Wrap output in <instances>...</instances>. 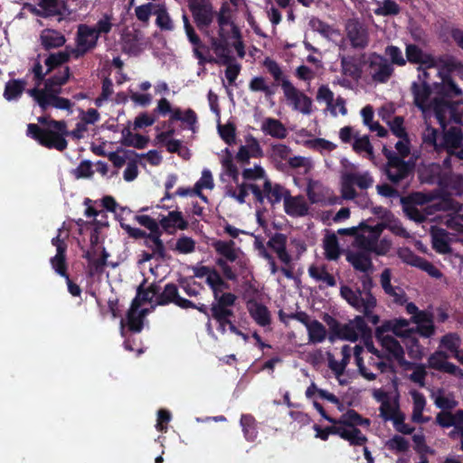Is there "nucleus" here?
<instances>
[{
	"instance_id": "1",
	"label": "nucleus",
	"mask_w": 463,
	"mask_h": 463,
	"mask_svg": "<svg viewBox=\"0 0 463 463\" xmlns=\"http://www.w3.org/2000/svg\"><path fill=\"white\" fill-rule=\"evenodd\" d=\"M37 121L43 128L34 123L28 124L26 135L29 137L48 149H56L61 152L67 148L66 137L69 135V130L65 120H56L52 118L51 115L46 114L40 116Z\"/></svg>"
},
{
	"instance_id": "2",
	"label": "nucleus",
	"mask_w": 463,
	"mask_h": 463,
	"mask_svg": "<svg viewBox=\"0 0 463 463\" xmlns=\"http://www.w3.org/2000/svg\"><path fill=\"white\" fill-rule=\"evenodd\" d=\"M431 106L441 128H447L450 122L463 126V100L450 101L444 98H435Z\"/></svg>"
},
{
	"instance_id": "3",
	"label": "nucleus",
	"mask_w": 463,
	"mask_h": 463,
	"mask_svg": "<svg viewBox=\"0 0 463 463\" xmlns=\"http://www.w3.org/2000/svg\"><path fill=\"white\" fill-rule=\"evenodd\" d=\"M384 156L387 163L383 171L392 184L399 185L413 175L415 164L411 160L405 161L392 151H385Z\"/></svg>"
},
{
	"instance_id": "4",
	"label": "nucleus",
	"mask_w": 463,
	"mask_h": 463,
	"mask_svg": "<svg viewBox=\"0 0 463 463\" xmlns=\"http://www.w3.org/2000/svg\"><path fill=\"white\" fill-rule=\"evenodd\" d=\"M99 37L94 33L91 25L80 24L77 26L75 34V47L71 49V54L75 60H79L90 52L99 43Z\"/></svg>"
},
{
	"instance_id": "5",
	"label": "nucleus",
	"mask_w": 463,
	"mask_h": 463,
	"mask_svg": "<svg viewBox=\"0 0 463 463\" xmlns=\"http://www.w3.org/2000/svg\"><path fill=\"white\" fill-rule=\"evenodd\" d=\"M205 283L213 292V301L211 306L233 307L235 305L237 296L232 292H223L230 288V285L219 271L213 272L212 278H206Z\"/></svg>"
},
{
	"instance_id": "6",
	"label": "nucleus",
	"mask_w": 463,
	"mask_h": 463,
	"mask_svg": "<svg viewBox=\"0 0 463 463\" xmlns=\"http://www.w3.org/2000/svg\"><path fill=\"white\" fill-rule=\"evenodd\" d=\"M340 295L351 307L358 312L363 313L364 317L373 326L379 323V316L373 313L377 301H374L372 306L367 303H363L361 291L359 289H353L346 285L340 288Z\"/></svg>"
},
{
	"instance_id": "7",
	"label": "nucleus",
	"mask_w": 463,
	"mask_h": 463,
	"mask_svg": "<svg viewBox=\"0 0 463 463\" xmlns=\"http://www.w3.org/2000/svg\"><path fill=\"white\" fill-rule=\"evenodd\" d=\"M359 228L364 232V234L358 235L357 237L358 244L361 248L378 255H383L386 253L388 246L384 247L383 245H381V247H379L378 245L379 238L384 229V225L383 223L369 226L362 222ZM381 244H383V242Z\"/></svg>"
},
{
	"instance_id": "8",
	"label": "nucleus",
	"mask_w": 463,
	"mask_h": 463,
	"mask_svg": "<svg viewBox=\"0 0 463 463\" xmlns=\"http://www.w3.org/2000/svg\"><path fill=\"white\" fill-rule=\"evenodd\" d=\"M188 7L199 31L209 35V27L215 14L213 5L207 0H188Z\"/></svg>"
},
{
	"instance_id": "9",
	"label": "nucleus",
	"mask_w": 463,
	"mask_h": 463,
	"mask_svg": "<svg viewBox=\"0 0 463 463\" xmlns=\"http://www.w3.org/2000/svg\"><path fill=\"white\" fill-rule=\"evenodd\" d=\"M364 63L368 65L373 80L378 83L387 82L394 71L388 60L377 52L370 53Z\"/></svg>"
},
{
	"instance_id": "10",
	"label": "nucleus",
	"mask_w": 463,
	"mask_h": 463,
	"mask_svg": "<svg viewBox=\"0 0 463 463\" xmlns=\"http://www.w3.org/2000/svg\"><path fill=\"white\" fill-rule=\"evenodd\" d=\"M281 88L285 98L290 102L295 110L305 115H309L312 112V99L298 90L288 80H282Z\"/></svg>"
},
{
	"instance_id": "11",
	"label": "nucleus",
	"mask_w": 463,
	"mask_h": 463,
	"mask_svg": "<svg viewBox=\"0 0 463 463\" xmlns=\"http://www.w3.org/2000/svg\"><path fill=\"white\" fill-rule=\"evenodd\" d=\"M346 37L354 49L364 50L369 44L367 27L358 19H348L345 24Z\"/></svg>"
},
{
	"instance_id": "12",
	"label": "nucleus",
	"mask_w": 463,
	"mask_h": 463,
	"mask_svg": "<svg viewBox=\"0 0 463 463\" xmlns=\"http://www.w3.org/2000/svg\"><path fill=\"white\" fill-rule=\"evenodd\" d=\"M156 302L158 306H166L173 303L183 309L194 307V302L180 297L178 286L175 283H167L156 298Z\"/></svg>"
},
{
	"instance_id": "13",
	"label": "nucleus",
	"mask_w": 463,
	"mask_h": 463,
	"mask_svg": "<svg viewBox=\"0 0 463 463\" xmlns=\"http://www.w3.org/2000/svg\"><path fill=\"white\" fill-rule=\"evenodd\" d=\"M440 135L438 154L443 152L449 154H456V150L461 147L463 141V134L460 128L451 127L449 130L442 128Z\"/></svg>"
},
{
	"instance_id": "14",
	"label": "nucleus",
	"mask_w": 463,
	"mask_h": 463,
	"mask_svg": "<svg viewBox=\"0 0 463 463\" xmlns=\"http://www.w3.org/2000/svg\"><path fill=\"white\" fill-rule=\"evenodd\" d=\"M325 321L329 326V340L331 342H334L336 338L351 342L357 341L358 334L357 332H354L353 325H351L350 322L347 324H341L330 316H327Z\"/></svg>"
},
{
	"instance_id": "15",
	"label": "nucleus",
	"mask_w": 463,
	"mask_h": 463,
	"mask_svg": "<svg viewBox=\"0 0 463 463\" xmlns=\"http://www.w3.org/2000/svg\"><path fill=\"white\" fill-rule=\"evenodd\" d=\"M376 337L381 342L383 353L390 355L392 361L396 360L400 365L410 364L404 358V350L400 342L392 335H381L380 329L376 331Z\"/></svg>"
},
{
	"instance_id": "16",
	"label": "nucleus",
	"mask_w": 463,
	"mask_h": 463,
	"mask_svg": "<svg viewBox=\"0 0 463 463\" xmlns=\"http://www.w3.org/2000/svg\"><path fill=\"white\" fill-rule=\"evenodd\" d=\"M207 36L210 38V43L215 54L224 57L226 60L224 62H228L231 60L228 40L232 37V31H227L226 26H219L218 37L210 34Z\"/></svg>"
},
{
	"instance_id": "17",
	"label": "nucleus",
	"mask_w": 463,
	"mask_h": 463,
	"mask_svg": "<svg viewBox=\"0 0 463 463\" xmlns=\"http://www.w3.org/2000/svg\"><path fill=\"white\" fill-rule=\"evenodd\" d=\"M183 22L185 34L188 38V41L193 45V51L195 58H197L200 61V62L206 61V58L203 54V52H208V47L204 43H203L199 35L195 33V30L190 24V21L185 14H183Z\"/></svg>"
},
{
	"instance_id": "18",
	"label": "nucleus",
	"mask_w": 463,
	"mask_h": 463,
	"mask_svg": "<svg viewBox=\"0 0 463 463\" xmlns=\"http://www.w3.org/2000/svg\"><path fill=\"white\" fill-rule=\"evenodd\" d=\"M28 93L34 99L42 110L45 111L48 104L47 99H50L51 96H59L61 93V86H56L52 81H44V89L33 88L29 90Z\"/></svg>"
},
{
	"instance_id": "19",
	"label": "nucleus",
	"mask_w": 463,
	"mask_h": 463,
	"mask_svg": "<svg viewBox=\"0 0 463 463\" xmlns=\"http://www.w3.org/2000/svg\"><path fill=\"white\" fill-rule=\"evenodd\" d=\"M246 307L250 317L260 326H269L271 323L270 312L268 307L251 298L246 302Z\"/></svg>"
},
{
	"instance_id": "20",
	"label": "nucleus",
	"mask_w": 463,
	"mask_h": 463,
	"mask_svg": "<svg viewBox=\"0 0 463 463\" xmlns=\"http://www.w3.org/2000/svg\"><path fill=\"white\" fill-rule=\"evenodd\" d=\"M233 307L211 306V317L218 324V331L222 334L226 333V327L231 326L232 318L235 317Z\"/></svg>"
},
{
	"instance_id": "21",
	"label": "nucleus",
	"mask_w": 463,
	"mask_h": 463,
	"mask_svg": "<svg viewBox=\"0 0 463 463\" xmlns=\"http://www.w3.org/2000/svg\"><path fill=\"white\" fill-rule=\"evenodd\" d=\"M285 213L292 217H303L308 213V205L302 196H292L287 192L284 201Z\"/></svg>"
},
{
	"instance_id": "22",
	"label": "nucleus",
	"mask_w": 463,
	"mask_h": 463,
	"mask_svg": "<svg viewBox=\"0 0 463 463\" xmlns=\"http://www.w3.org/2000/svg\"><path fill=\"white\" fill-rule=\"evenodd\" d=\"M288 237L280 232L273 234L267 246L270 248L278 256V258L286 265L290 264L292 258L287 250Z\"/></svg>"
},
{
	"instance_id": "23",
	"label": "nucleus",
	"mask_w": 463,
	"mask_h": 463,
	"mask_svg": "<svg viewBox=\"0 0 463 463\" xmlns=\"http://www.w3.org/2000/svg\"><path fill=\"white\" fill-rule=\"evenodd\" d=\"M411 93L413 95L414 105L425 111L428 107L430 97L432 93L430 85L428 82L420 83L413 81L411 87Z\"/></svg>"
},
{
	"instance_id": "24",
	"label": "nucleus",
	"mask_w": 463,
	"mask_h": 463,
	"mask_svg": "<svg viewBox=\"0 0 463 463\" xmlns=\"http://www.w3.org/2000/svg\"><path fill=\"white\" fill-rule=\"evenodd\" d=\"M40 41L43 49L50 51L63 46L66 43V38L57 30L44 29L41 32Z\"/></svg>"
},
{
	"instance_id": "25",
	"label": "nucleus",
	"mask_w": 463,
	"mask_h": 463,
	"mask_svg": "<svg viewBox=\"0 0 463 463\" xmlns=\"http://www.w3.org/2000/svg\"><path fill=\"white\" fill-rule=\"evenodd\" d=\"M263 187L266 194V199L272 206L279 203L282 199L283 201H285L287 192H289L280 184H273L269 178L265 179L263 183Z\"/></svg>"
},
{
	"instance_id": "26",
	"label": "nucleus",
	"mask_w": 463,
	"mask_h": 463,
	"mask_svg": "<svg viewBox=\"0 0 463 463\" xmlns=\"http://www.w3.org/2000/svg\"><path fill=\"white\" fill-rule=\"evenodd\" d=\"M335 424L343 425L349 428H357L358 426L369 427L371 420L367 418H364L355 410L349 409L347 411L336 419Z\"/></svg>"
},
{
	"instance_id": "27",
	"label": "nucleus",
	"mask_w": 463,
	"mask_h": 463,
	"mask_svg": "<svg viewBox=\"0 0 463 463\" xmlns=\"http://www.w3.org/2000/svg\"><path fill=\"white\" fill-rule=\"evenodd\" d=\"M261 130L270 137L284 139L288 136V130L281 121L273 118H267L261 125Z\"/></svg>"
},
{
	"instance_id": "28",
	"label": "nucleus",
	"mask_w": 463,
	"mask_h": 463,
	"mask_svg": "<svg viewBox=\"0 0 463 463\" xmlns=\"http://www.w3.org/2000/svg\"><path fill=\"white\" fill-rule=\"evenodd\" d=\"M448 232L442 228L432 231V248L436 252L440 254H448L451 252V247L447 240Z\"/></svg>"
},
{
	"instance_id": "29",
	"label": "nucleus",
	"mask_w": 463,
	"mask_h": 463,
	"mask_svg": "<svg viewBox=\"0 0 463 463\" xmlns=\"http://www.w3.org/2000/svg\"><path fill=\"white\" fill-rule=\"evenodd\" d=\"M26 81L24 80H10L5 83L4 98L8 100L19 99L25 90Z\"/></svg>"
},
{
	"instance_id": "30",
	"label": "nucleus",
	"mask_w": 463,
	"mask_h": 463,
	"mask_svg": "<svg viewBox=\"0 0 463 463\" xmlns=\"http://www.w3.org/2000/svg\"><path fill=\"white\" fill-rule=\"evenodd\" d=\"M440 135L438 129L427 125L422 133V145L424 148L438 153Z\"/></svg>"
},
{
	"instance_id": "31",
	"label": "nucleus",
	"mask_w": 463,
	"mask_h": 463,
	"mask_svg": "<svg viewBox=\"0 0 463 463\" xmlns=\"http://www.w3.org/2000/svg\"><path fill=\"white\" fill-rule=\"evenodd\" d=\"M359 280L362 288H357L356 289H359L362 293V302L372 306L374 301H377L372 293V289L374 287L373 278L368 273H365L359 277Z\"/></svg>"
},
{
	"instance_id": "32",
	"label": "nucleus",
	"mask_w": 463,
	"mask_h": 463,
	"mask_svg": "<svg viewBox=\"0 0 463 463\" xmlns=\"http://www.w3.org/2000/svg\"><path fill=\"white\" fill-rule=\"evenodd\" d=\"M308 274L315 280L325 282L328 287H335L336 285L335 277L327 271L326 265L320 267L311 265L308 268Z\"/></svg>"
},
{
	"instance_id": "33",
	"label": "nucleus",
	"mask_w": 463,
	"mask_h": 463,
	"mask_svg": "<svg viewBox=\"0 0 463 463\" xmlns=\"http://www.w3.org/2000/svg\"><path fill=\"white\" fill-rule=\"evenodd\" d=\"M345 426H341L339 437L347 440L352 446H364L367 442V438L358 428L347 430Z\"/></svg>"
},
{
	"instance_id": "34",
	"label": "nucleus",
	"mask_w": 463,
	"mask_h": 463,
	"mask_svg": "<svg viewBox=\"0 0 463 463\" xmlns=\"http://www.w3.org/2000/svg\"><path fill=\"white\" fill-rule=\"evenodd\" d=\"M346 260L355 270L364 272V274L367 273L373 267L370 257L363 252L349 254Z\"/></svg>"
},
{
	"instance_id": "35",
	"label": "nucleus",
	"mask_w": 463,
	"mask_h": 463,
	"mask_svg": "<svg viewBox=\"0 0 463 463\" xmlns=\"http://www.w3.org/2000/svg\"><path fill=\"white\" fill-rule=\"evenodd\" d=\"M241 425L245 439L248 441H254L258 437L257 423L255 418L250 414H243L241 417Z\"/></svg>"
},
{
	"instance_id": "36",
	"label": "nucleus",
	"mask_w": 463,
	"mask_h": 463,
	"mask_svg": "<svg viewBox=\"0 0 463 463\" xmlns=\"http://www.w3.org/2000/svg\"><path fill=\"white\" fill-rule=\"evenodd\" d=\"M213 246L216 252L224 257L227 260L233 262L237 260L238 256L234 249L235 242L233 241H216L213 243Z\"/></svg>"
},
{
	"instance_id": "37",
	"label": "nucleus",
	"mask_w": 463,
	"mask_h": 463,
	"mask_svg": "<svg viewBox=\"0 0 463 463\" xmlns=\"http://www.w3.org/2000/svg\"><path fill=\"white\" fill-rule=\"evenodd\" d=\"M341 68L343 74L349 76L354 80H358L362 76V69L355 62V58L354 56L342 57Z\"/></svg>"
},
{
	"instance_id": "38",
	"label": "nucleus",
	"mask_w": 463,
	"mask_h": 463,
	"mask_svg": "<svg viewBox=\"0 0 463 463\" xmlns=\"http://www.w3.org/2000/svg\"><path fill=\"white\" fill-rule=\"evenodd\" d=\"M441 88L439 92L447 97H459L463 90L458 86L449 74H441Z\"/></svg>"
},
{
	"instance_id": "39",
	"label": "nucleus",
	"mask_w": 463,
	"mask_h": 463,
	"mask_svg": "<svg viewBox=\"0 0 463 463\" xmlns=\"http://www.w3.org/2000/svg\"><path fill=\"white\" fill-rule=\"evenodd\" d=\"M71 52H58L55 53H51L44 61V63L47 67L46 73H51L55 69L61 67L70 61Z\"/></svg>"
},
{
	"instance_id": "40",
	"label": "nucleus",
	"mask_w": 463,
	"mask_h": 463,
	"mask_svg": "<svg viewBox=\"0 0 463 463\" xmlns=\"http://www.w3.org/2000/svg\"><path fill=\"white\" fill-rule=\"evenodd\" d=\"M461 419H463V410H458L455 413L442 411L437 414L436 422L442 428H449Z\"/></svg>"
},
{
	"instance_id": "41",
	"label": "nucleus",
	"mask_w": 463,
	"mask_h": 463,
	"mask_svg": "<svg viewBox=\"0 0 463 463\" xmlns=\"http://www.w3.org/2000/svg\"><path fill=\"white\" fill-rule=\"evenodd\" d=\"M149 232H150L146 234V240H145L144 242L145 246L151 247L150 242L156 243V250L157 253L162 255L163 251H166V250L163 241L161 240L163 232L159 228V224L156 223L155 227L151 228Z\"/></svg>"
},
{
	"instance_id": "42",
	"label": "nucleus",
	"mask_w": 463,
	"mask_h": 463,
	"mask_svg": "<svg viewBox=\"0 0 463 463\" xmlns=\"http://www.w3.org/2000/svg\"><path fill=\"white\" fill-rule=\"evenodd\" d=\"M220 59V62L226 66L225 77L230 85H232L238 78L241 66L235 62V58L230 54L231 60L228 62H224L225 58L222 56H217Z\"/></svg>"
},
{
	"instance_id": "43",
	"label": "nucleus",
	"mask_w": 463,
	"mask_h": 463,
	"mask_svg": "<svg viewBox=\"0 0 463 463\" xmlns=\"http://www.w3.org/2000/svg\"><path fill=\"white\" fill-rule=\"evenodd\" d=\"M146 314V308H143L137 313H127L128 330L132 333H140L143 329V320Z\"/></svg>"
},
{
	"instance_id": "44",
	"label": "nucleus",
	"mask_w": 463,
	"mask_h": 463,
	"mask_svg": "<svg viewBox=\"0 0 463 463\" xmlns=\"http://www.w3.org/2000/svg\"><path fill=\"white\" fill-rule=\"evenodd\" d=\"M156 15V24L161 29L165 31H172L174 30L173 21L167 12V9L165 5H157L156 10L154 12Z\"/></svg>"
},
{
	"instance_id": "45",
	"label": "nucleus",
	"mask_w": 463,
	"mask_h": 463,
	"mask_svg": "<svg viewBox=\"0 0 463 463\" xmlns=\"http://www.w3.org/2000/svg\"><path fill=\"white\" fill-rule=\"evenodd\" d=\"M50 263L57 274L64 279H68L69 274L66 252H61L59 250V252H56L55 256L51 258Z\"/></svg>"
},
{
	"instance_id": "46",
	"label": "nucleus",
	"mask_w": 463,
	"mask_h": 463,
	"mask_svg": "<svg viewBox=\"0 0 463 463\" xmlns=\"http://www.w3.org/2000/svg\"><path fill=\"white\" fill-rule=\"evenodd\" d=\"M449 355L446 351L437 350L431 354L427 361V365L430 369L441 372L448 363Z\"/></svg>"
},
{
	"instance_id": "47",
	"label": "nucleus",
	"mask_w": 463,
	"mask_h": 463,
	"mask_svg": "<svg viewBox=\"0 0 463 463\" xmlns=\"http://www.w3.org/2000/svg\"><path fill=\"white\" fill-rule=\"evenodd\" d=\"M364 353V347L361 345H355L354 347V357L355 361V364L358 367V371L361 375L368 381H373L376 379V374L368 371L366 366L364 364V359L362 357V354Z\"/></svg>"
},
{
	"instance_id": "48",
	"label": "nucleus",
	"mask_w": 463,
	"mask_h": 463,
	"mask_svg": "<svg viewBox=\"0 0 463 463\" xmlns=\"http://www.w3.org/2000/svg\"><path fill=\"white\" fill-rule=\"evenodd\" d=\"M439 345L452 353L454 357H458V351H459L460 346V338L456 333L446 334L441 337Z\"/></svg>"
},
{
	"instance_id": "49",
	"label": "nucleus",
	"mask_w": 463,
	"mask_h": 463,
	"mask_svg": "<svg viewBox=\"0 0 463 463\" xmlns=\"http://www.w3.org/2000/svg\"><path fill=\"white\" fill-rule=\"evenodd\" d=\"M229 7L226 4H223L217 14V22L219 26H231L232 38H240L241 33L237 26L231 21V17L228 14Z\"/></svg>"
},
{
	"instance_id": "50",
	"label": "nucleus",
	"mask_w": 463,
	"mask_h": 463,
	"mask_svg": "<svg viewBox=\"0 0 463 463\" xmlns=\"http://www.w3.org/2000/svg\"><path fill=\"white\" fill-rule=\"evenodd\" d=\"M308 331L309 341L312 343H321L326 339V327L317 320H313L307 327Z\"/></svg>"
},
{
	"instance_id": "51",
	"label": "nucleus",
	"mask_w": 463,
	"mask_h": 463,
	"mask_svg": "<svg viewBox=\"0 0 463 463\" xmlns=\"http://www.w3.org/2000/svg\"><path fill=\"white\" fill-rule=\"evenodd\" d=\"M326 258L329 260H335L340 256L339 243L336 236L332 234L327 236L324 241Z\"/></svg>"
},
{
	"instance_id": "52",
	"label": "nucleus",
	"mask_w": 463,
	"mask_h": 463,
	"mask_svg": "<svg viewBox=\"0 0 463 463\" xmlns=\"http://www.w3.org/2000/svg\"><path fill=\"white\" fill-rule=\"evenodd\" d=\"M218 132L222 139L229 146L236 143V126L232 122L224 125L218 124Z\"/></svg>"
},
{
	"instance_id": "53",
	"label": "nucleus",
	"mask_w": 463,
	"mask_h": 463,
	"mask_svg": "<svg viewBox=\"0 0 463 463\" xmlns=\"http://www.w3.org/2000/svg\"><path fill=\"white\" fill-rule=\"evenodd\" d=\"M317 100L325 101L330 113L335 117L337 115L334 106V93L327 85H321L317 92Z\"/></svg>"
},
{
	"instance_id": "54",
	"label": "nucleus",
	"mask_w": 463,
	"mask_h": 463,
	"mask_svg": "<svg viewBox=\"0 0 463 463\" xmlns=\"http://www.w3.org/2000/svg\"><path fill=\"white\" fill-rule=\"evenodd\" d=\"M386 448L395 453H404L410 449V442L404 437L394 435L385 443Z\"/></svg>"
},
{
	"instance_id": "55",
	"label": "nucleus",
	"mask_w": 463,
	"mask_h": 463,
	"mask_svg": "<svg viewBox=\"0 0 463 463\" xmlns=\"http://www.w3.org/2000/svg\"><path fill=\"white\" fill-rule=\"evenodd\" d=\"M249 89L253 92H263L266 98H270L275 94L274 90L267 84L266 79L262 76L252 78L249 83Z\"/></svg>"
},
{
	"instance_id": "56",
	"label": "nucleus",
	"mask_w": 463,
	"mask_h": 463,
	"mask_svg": "<svg viewBox=\"0 0 463 463\" xmlns=\"http://www.w3.org/2000/svg\"><path fill=\"white\" fill-rule=\"evenodd\" d=\"M60 0H41L39 3V6L45 12L44 14H40L34 8V11L37 14L46 17V16H56L61 14V11L60 9Z\"/></svg>"
},
{
	"instance_id": "57",
	"label": "nucleus",
	"mask_w": 463,
	"mask_h": 463,
	"mask_svg": "<svg viewBox=\"0 0 463 463\" xmlns=\"http://www.w3.org/2000/svg\"><path fill=\"white\" fill-rule=\"evenodd\" d=\"M401 203L405 215L410 220L414 221L417 223H422L427 220V214L420 211L418 206L407 203L405 202Z\"/></svg>"
},
{
	"instance_id": "58",
	"label": "nucleus",
	"mask_w": 463,
	"mask_h": 463,
	"mask_svg": "<svg viewBox=\"0 0 463 463\" xmlns=\"http://www.w3.org/2000/svg\"><path fill=\"white\" fill-rule=\"evenodd\" d=\"M368 364L382 373L388 372L395 373V366L391 357L389 359H379L373 355L368 359Z\"/></svg>"
},
{
	"instance_id": "59",
	"label": "nucleus",
	"mask_w": 463,
	"mask_h": 463,
	"mask_svg": "<svg viewBox=\"0 0 463 463\" xmlns=\"http://www.w3.org/2000/svg\"><path fill=\"white\" fill-rule=\"evenodd\" d=\"M308 25L313 31L317 32L326 38H329L330 35L335 33L333 27L330 24L322 21L318 17H312L309 20Z\"/></svg>"
},
{
	"instance_id": "60",
	"label": "nucleus",
	"mask_w": 463,
	"mask_h": 463,
	"mask_svg": "<svg viewBox=\"0 0 463 463\" xmlns=\"http://www.w3.org/2000/svg\"><path fill=\"white\" fill-rule=\"evenodd\" d=\"M346 175L349 182H353L354 184H356L361 189H367L373 185V179L369 173H349Z\"/></svg>"
},
{
	"instance_id": "61",
	"label": "nucleus",
	"mask_w": 463,
	"mask_h": 463,
	"mask_svg": "<svg viewBox=\"0 0 463 463\" xmlns=\"http://www.w3.org/2000/svg\"><path fill=\"white\" fill-rule=\"evenodd\" d=\"M109 256V254L107 252L105 248H103L100 258L96 259V260L94 259L89 264V275L90 277L103 273L104 268L107 265V260H108Z\"/></svg>"
},
{
	"instance_id": "62",
	"label": "nucleus",
	"mask_w": 463,
	"mask_h": 463,
	"mask_svg": "<svg viewBox=\"0 0 463 463\" xmlns=\"http://www.w3.org/2000/svg\"><path fill=\"white\" fill-rule=\"evenodd\" d=\"M350 323L353 325L354 332H357L358 336L361 335L363 338H371L372 329L366 324L364 317L356 316Z\"/></svg>"
},
{
	"instance_id": "63",
	"label": "nucleus",
	"mask_w": 463,
	"mask_h": 463,
	"mask_svg": "<svg viewBox=\"0 0 463 463\" xmlns=\"http://www.w3.org/2000/svg\"><path fill=\"white\" fill-rule=\"evenodd\" d=\"M401 8L393 0H383V5L374 10L375 14L391 16L399 14Z\"/></svg>"
},
{
	"instance_id": "64",
	"label": "nucleus",
	"mask_w": 463,
	"mask_h": 463,
	"mask_svg": "<svg viewBox=\"0 0 463 463\" xmlns=\"http://www.w3.org/2000/svg\"><path fill=\"white\" fill-rule=\"evenodd\" d=\"M175 250L182 254H189L195 250V241L191 237L182 235L175 243Z\"/></svg>"
}]
</instances>
